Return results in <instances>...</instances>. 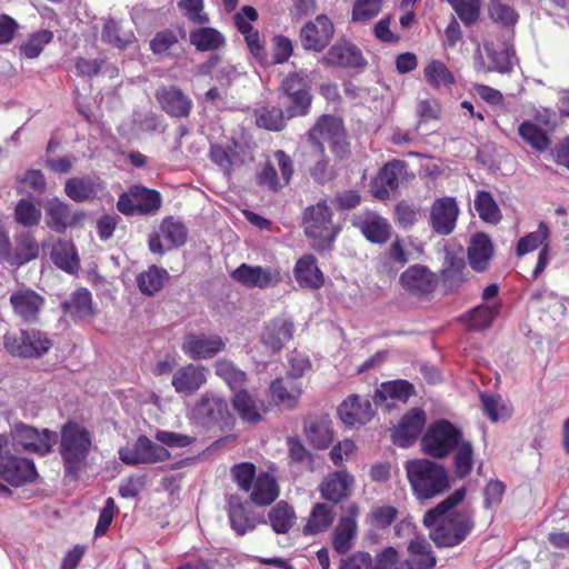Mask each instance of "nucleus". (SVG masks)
I'll list each match as a JSON object with an SVG mask.
<instances>
[{
	"instance_id": "nucleus-2",
	"label": "nucleus",
	"mask_w": 569,
	"mask_h": 569,
	"mask_svg": "<svg viewBox=\"0 0 569 569\" xmlns=\"http://www.w3.org/2000/svg\"><path fill=\"white\" fill-rule=\"evenodd\" d=\"M405 470L413 496L422 501L441 496L450 488V478L443 466L429 459L405 462Z\"/></svg>"
},
{
	"instance_id": "nucleus-8",
	"label": "nucleus",
	"mask_w": 569,
	"mask_h": 569,
	"mask_svg": "<svg viewBox=\"0 0 569 569\" xmlns=\"http://www.w3.org/2000/svg\"><path fill=\"white\" fill-rule=\"evenodd\" d=\"M6 350L13 357L39 358L51 348L48 336L37 329H20L3 336Z\"/></svg>"
},
{
	"instance_id": "nucleus-14",
	"label": "nucleus",
	"mask_w": 569,
	"mask_h": 569,
	"mask_svg": "<svg viewBox=\"0 0 569 569\" xmlns=\"http://www.w3.org/2000/svg\"><path fill=\"white\" fill-rule=\"evenodd\" d=\"M46 226L56 233H64L69 228L78 226L84 218L82 211H72L71 206L54 197L44 206Z\"/></svg>"
},
{
	"instance_id": "nucleus-19",
	"label": "nucleus",
	"mask_w": 569,
	"mask_h": 569,
	"mask_svg": "<svg viewBox=\"0 0 569 569\" xmlns=\"http://www.w3.org/2000/svg\"><path fill=\"white\" fill-rule=\"evenodd\" d=\"M194 415L203 423L217 425L220 428L232 422L228 402L220 397L204 393L194 406Z\"/></svg>"
},
{
	"instance_id": "nucleus-25",
	"label": "nucleus",
	"mask_w": 569,
	"mask_h": 569,
	"mask_svg": "<svg viewBox=\"0 0 569 569\" xmlns=\"http://www.w3.org/2000/svg\"><path fill=\"white\" fill-rule=\"evenodd\" d=\"M16 437L26 450L41 456L50 453L58 440V435L54 431L43 429L40 432L36 428L24 425L17 427Z\"/></svg>"
},
{
	"instance_id": "nucleus-20",
	"label": "nucleus",
	"mask_w": 569,
	"mask_h": 569,
	"mask_svg": "<svg viewBox=\"0 0 569 569\" xmlns=\"http://www.w3.org/2000/svg\"><path fill=\"white\" fill-rule=\"evenodd\" d=\"M231 277L248 288L260 289L276 286L282 280L280 271L276 268H263L247 263H241L232 271Z\"/></svg>"
},
{
	"instance_id": "nucleus-33",
	"label": "nucleus",
	"mask_w": 569,
	"mask_h": 569,
	"mask_svg": "<svg viewBox=\"0 0 569 569\" xmlns=\"http://www.w3.org/2000/svg\"><path fill=\"white\" fill-rule=\"evenodd\" d=\"M293 274L301 288L319 289L325 283L323 273L317 266V259L312 254H303L297 260Z\"/></svg>"
},
{
	"instance_id": "nucleus-55",
	"label": "nucleus",
	"mask_w": 569,
	"mask_h": 569,
	"mask_svg": "<svg viewBox=\"0 0 569 569\" xmlns=\"http://www.w3.org/2000/svg\"><path fill=\"white\" fill-rule=\"evenodd\" d=\"M549 236L550 229L548 224L541 221L536 231L519 239L516 248L517 256L521 257L526 253L532 252L540 246L543 247V244H548L547 240L549 239Z\"/></svg>"
},
{
	"instance_id": "nucleus-15",
	"label": "nucleus",
	"mask_w": 569,
	"mask_h": 569,
	"mask_svg": "<svg viewBox=\"0 0 569 569\" xmlns=\"http://www.w3.org/2000/svg\"><path fill=\"white\" fill-rule=\"evenodd\" d=\"M459 206L455 197L437 198L430 207V227L439 236L453 232L459 217Z\"/></svg>"
},
{
	"instance_id": "nucleus-7",
	"label": "nucleus",
	"mask_w": 569,
	"mask_h": 569,
	"mask_svg": "<svg viewBox=\"0 0 569 569\" xmlns=\"http://www.w3.org/2000/svg\"><path fill=\"white\" fill-rule=\"evenodd\" d=\"M161 206V193L142 184L131 186L128 191L119 196L117 201L118 211L124 216H152Z\"/></svg>"
},
{
	"instance_id": "nucleus-38",
	"label": "nucleus",
	"mask_w": 569,
	"mask_h": 569,
	"mask_svg": "<svg viewBox=\"0 0 569 569\" xmlns=\"http://www.w3.org/2000/svg\"><path fill=\"white\" fill-rule=\"evenodd\" d=\"M409 558L405 560L407 569H432L437 559L425 537H416L408 546Z\"/></svg>"
},
{
	"instance_id": "nucleus-64",
	"label": "nucleus",
	"mask_w": 569,
	"mask_h": 569,
	"mask_svg": "<svg viewBox=\"0 0 569 569\" xmlns=\"http://www.w3.org/2000/svg\"><path fill=\"white\" fill-rule=\"evenodd\" d=\"M230 475L240 490L249 492L257 478L256 466L252 462L236 463L231 467Z\"/></svg>"
},
{
	"instance_id": "nucleus-30",
	"label": "nucleus",
	"mask_w": 569,
	"mask_h": 569,
	"mask_svg": "<svg viewBox=\"0 0 569 569\" xmlns=\"http://www.w3.org/2000/svg\"><path fill=\"white\" fill-rule=\"evenodd\" d=\"M206 381V368L188 363L173 373L171 383L178 393L191 395L199 390Z\"/></svg>"
},
{
	"instance_id": "nucleus-32",
	"label": "nucleus",
	"mask_w": 569,
	"mask_h": 569,
	"mask_svg": "<svg viewBox=\"0 0 569 569\" xmlns=\"http://www.w3.org/2000/svg\"><path fill=\"white\" fill-rule=\"evenodd\" d=\"M227 512L230 527L238 536H244L257 527L253 513L237 495L229 497Z\"/></svg>"
},
{
	"instance_id": "nucleus-45",
	"label": "nucleus",
	"mask_w": 569,
	"mask_h": 569,
	"mask_svg": "<svg viewBox=\"0 0 569 569\" xmlns=\"http://www.w3.org/2000/svg\"><path fill=\"white\" fill-rule=\"evenodd\" d=\"M415 393V387L407 380L398 379L392 381L382 382L376 390L375 402L379 403L387 399H396L402 402Z\"/></svg>"
},
{
	"instance_id": "nucleus-42",
	"label": "nucleus",
	"mask_w": 569,
	"mask_h": 569,
	"mask_svg": "<svg viewBox=\"0 0 569 569\" xmlns=\"http://www.w3.org/2000/svg\"><path fill=\"white\" fill-rule=\"evenodd\" d=\"M272 399L287 408H295L301 397V385L296 380L277 378L270 385Z\"/></svg>"
},
{
	"instance_id": "nucleus-35",
	"label": "nucleus",
	"mask_w": 569,
	"mask_h": 569,
	"mask_svg": "<svg viewBox=\"0 0 569 569\" xmlns=\"http://www.w3.org/2000/svg\"><path fill=\"white\" fill-rule=\"evenodd\" d=\"M250 500L258 507H267L277 500L280 490L276 478L269 472L257 476L250 489Z\"/></svg>"
},
{
	"instance_id": "nucleus-37",
	"label": "nucleus",
	"mask_w": 569,
	"mask_h": 569,
	"mask_svg": "<svg viewBox=\"0 0 569 569\" xmlns=\"http://www.w3.org/2000/svg\"><path fill=\"white\" fill-rule=\"evenodd\" d=\"M50 259L59 269L74 274L80 268V259L72 241L59 239L51 248Z\"/></svg>"
},
{
	"instance_id": "nucleus-61",
	"label": "nucleus",
	"mask_w": 569,
	"mask_h": 569,
	"mask_svg": "<svg viewBox=\"0 0 569 569\" xmlns=\"http://www.w3.org/2000/svg\"><path fill=\"white\" fill-rule=\"evenodd\" d=\"M179 43V37L172 29H163L158 31L150 40V50L153 54L171 57V50Z\"/></svg>"
},
{
	"instance_id": "nucleus-43",
	"label": "nucleus",
	"mask_w": 569,
	"mask_h": 569,
	"mask_svg": "<svg viewBox=\"0 0 569 569\" xmlns=\"http://www.w3.org/2000/svg\"><path fill=\"white\" fill-rule=\"evenodd\" d=\"M466 262L462 258L448 253L441 269V281L446 290L459 288L466 280Z\"/></svg>"
},
{
	"instance_id": "nucleus-46",
	"label": "nucleus",
	"mask_w": 569,
	"mask_h": 569,
	"mask_svg": "<svg viewBox=\"0 0 569 569\" xmlns=\"http://www.w3.org/2000/svg\"><path fill=\"white\" fill-rule=\"evenodd\" d=\"M427 83L435 90L451 88L456 83L453 73L441 60H431L423 69Z\"/></svg>"
},
{
	"instance_id": "nucleus-58",
	"label": "nucleus",
	"mask_w": 569,
	"mask_h": 569,
	"mask_svg": "<svg viewBox=\"0 0 569 569\" xmlns=\"http://www.w3.org/2000/svg\"><path fill=\"white\" fill-rule=\"evenodd\" d=\"M455 10L461 22L473 26L480 17L481 0H446Z\"/></svg>"
},
{
	"instance_id": "nucleus-56",
	"label": "nucleus",
	"mask_w": 569,
	"mask_h": 569,
	"mask_svg": "<svg viewBox=\"0 0 569 569\" xmlns=\"http://www.w3.org/2000/svg\"><path fill=\"white\" fill-rule=\"evenodd\" d=\"M13 217L17 223L31 228L39 224L41 220V210L31 199L23 198L17 202Z\"/></svg>"
},
{
	"instance_id": "nucleus-44",
	"label": "nucleus",
	"mask_w": 569,
	"mask_h": 569,
	"mask_svg": "<svg viewBox=\"0 0 569 569\" xmlns=\"http://www.w3.org/2000/svg\"><path fill=\"white\" fill-rule=\"evenodd\" d=\"M254 119L257 127L279 132L287 126V113L286 109H281L274 106H263L254 110Z\"/></svg>"
},
{
	"instance_id": "nucleus-21",
	"label": "nucleus",
	"mask_w": 569,
	"mask_h": 569,
	"mask_svg": "<svg viewBox=\"0 0 569 569\" xmlns=\"http://www.w3.org/2000/svg\"><path fill=\"white\" fill-rule=\"evenodd\" d=\"M355 478L347 470L330 472L319 485V492L322 499L338 505L348 499L353 491Z\"/></svg>"
},
{
	"instance_id": "nucleus-27",
	"label": "nucleus",
	"mask_w": 569,
	"mask_h": 569,
	"mask_svg": "<svg viewBox=\"0 0 569 569\" xmlns=\"http://www.w3.org/2000/svg\"><path fill=\"white\" fill-rule=\"evenodd\" d=\"M66 196L74 202H91L103 190L102 181L97 176L72 177L64 182Z\"/></svg>"
},
{
	"instance_id": "nucleus-12",
	"label": "nucleus",
	"mask_w": 569,
	"mask_h": 569,
	"mask_svg": "<svg viewBox=\"0 0 569 569\" xmlns=\"http://www.w3.org/2000/svg\"><path fill=\"white\" fill-rule=\"evenodd\" d=\"M154 97L160 109L171 118H188L192 111V99L178 86H160Z\"/></svg>"
},
{
	"instance_id": "nucleus-18",
	"label": "nucleus",
	"mask_w": 569,
	"mask_h": 569,
	"mask_svg": "<svg viewBox=\"0 0 569 569\" xmlns=\"http://www.w3.org/2000/svg\"><path fill=\"white\" fill-rule=\"evenodd\" d=\"M0 477L13 487L33 482L38 472L34 462L17 456H0Z\"/></svg>"
},
{
	"instance_id": "nucleus-47",
	"label": "nucleus",
	"mask_w": 569,
	"mask_h": 569,
	"mask_svg": "<svg viewBox=\"0 0 569 569\" xmlns=\"http://www.w3.org/2000/svg\"><path fill=\"white\" fill-rule=\"evenodd\" d=\"M63 310L73 319H83L92 316V297L86 288L73 291L69 300L62 302Z\"/></svg>"
},
{
	"instance_id": "nucleus-3",
	"label": "nucleus",
	"mask_w": 569,
	"mask_h": 569,
	"mask_svg": "<svg viewBox=\"0 0 569 569\" xmlns=\"http://www.w3.org/2000/svg\"><path fill=\"white\" fill-rule=\"evenodd\" d=\"M92 448V435L81 423L68 420L60 430L59 452L66 475L78 478L87 465Z\"/></svg>"
},
{
	"instance_id": "nucleus-1",
	"label": "nucleus",
	"mask_w": 569,
	"mask_h": 569,
	"mask_svg": "<svg viewBox=\"0 0 569 569\" xmlns=\"http://www.w3.org/2000/svg\"><path fill=\"white\" fill-rule=\"evenodd\" d=\"M466 495V487L458 488L423 515L422 523L438 548L459 546L473 530V513L466 509L453 510L463 501Z\"/></svg>"
},
{
	"instance_id": "nucleus-9",
	"label": "nucleus",
	"mask_w": 569,
	"mask_h": 569,
	"mask_svg": "<svg viewBox=\"0 0 569 569\" xmlns=\"http://www.w3.org/2000/svg\"><path fill=\"white\" fill-rule=\"evenodd\" d=\"M120 460L128 466L152 465L170 458V452L162 446L152 442L147 436L141 435L132 446L119 449Z\"/></svg>"
},
{
	"instance_id": "nucleus-39",
	"label": "nucleus",
	"mask_w": 569,
	"mask_h": 569,
	"mask_svg": "<svg viewBox=\"0 0 569 569\" xmlns=\"http://www.w3.org/2000/svg\"><path fill=\"white\" fill-rule=\"evenodd\" d=\"M14 250L10 249L9 262L13 266L26 264L39 256V243L30 231H23L14 237Z\"/></svg>"
},
{
	"instance_id": "nucleus-26",
	"label": "nucleus",
	"mask_w": 569,
	"mask_h": 569,
	"mask_svg": "<svg viewBox=\"0 0 569 569\" xmlns=\"http://www.w3.org/2000/svg\"><path fill=\"white\" fill-rule=\"evenodd\" d=\"M295 325L286 317L269 320L261 333V343L272 352H279L293 337Z\"/></svg>"
},
{
	"instance_id": "nucleus-11",
	"label": "nucleus",
	"mask_w": 569,
	"mask_h": 569,
	"mask_svg": "<svg viewBox=\"0 0 569 569\" xmlns=\"http://www.w3.org/2000/svg\"><path fill=\"white\" fill-rule=\"evenodd\" d=\"M335 26L326 14H319L308 21L300 30V42L305 50L312 52L323 51L335 36Z\"/></svg>"
},
{
	"instance_id": "nucleus-23",
	"label": "nucleus",
	"mask_w": 569,
	"mask_h": 569,
	"mask_svg": "<svg viewBox=\"0 0 569 569\" xmlns=\"http://www.w3.org/2000/svg\"><path fill=\"white\" fill-rule=\"evenodd\" d=\"M407 163L403 160H391L385 163L370 183L371 192L378 200H388L390 193L399 188V174Z\"/></svg>"
},
{
	"instance_id": "nucleus-57",
	"label": "nucleus",
	"mask_w": 569,
	"mask_h": 569,
	"mask_svg": "<svg viewBox=\"0 0 569 569\" xmlns=\"http://www.w3.org/2000/svg\"><path fill=\"white\" fill-rule=\"evenodd\" d=\"M453 457L455 476L465 479L472 470L473 448L469 441H460Z\"/></svg>"
},
{
	"instance_id": "nucleus-53",
	"label": "nucleus",
	"mask_w": 569,
	"mask_h": 569,
	"mask_svg": "<svg viewBox=\"0 0 569 569\" xmlns=\"http://www.w3.org/2000/svg\"><path fill=\"white\" fill-rule=\"evenodd\" d=\"M357 532V522L351 517H342L333 532V548L339 553L350 550Z\"/></svg>"
},
{
	"instance_id": "nucleus-31",
	"label": "nucleus",
	"mask_w": 569,
	"mask_h": 569,
	"mask_svg": "<svg viewBox=\"0 0 569 569\" xmlns=\"http://www.w3.org/2000/svg\"><path fill=\"white\" fill-rule=\"evenodd\" d=\"M232 405L239 417L249 423L260 422L268 410L263 400L256 398L246 389L234 393Z\"/></svg>"
},
{
	"instance_id": "nucleus-29",
	"label": "nucleus",
	"mask_w": 569,
	"mask_h": 569,
	"mask_svg": "<svg viewBox=\"0 0 569 569\" xmlns=\"http://www.w3.org/2000/svg\"><path fill=\"white\" fill-rule=\"evenodd\" d=\"M495 254L493 243L485 232H476L470 237L467 247L468 262L476 272H483Z\"/></svg>"
},
{
	"instance_id": "nucleus-36",
	"label": "nucleus",
	"mask_w": 569,
	"mask_h": 569,
	"mask_svg": "<svg viewBox=\"0 0 569 569\" xmlns=\"http://www.w3.org/2000/svg\"><path fill=\"white\" fill-rule=\"evenodd\" d=\"M353 226L372 243L382 244L390 238V224L379 214L369 213L365 218H358Z\"/></svg>"
},
{
	"instance_id": "nucleus-24",
	"label": "nucleus",
	"mask_w": 569,
	"mask_h": 569,
	"mask_svg": "<svg viewBox=\"0 0 569 569\" xmlns=\"http://www.w3.org/2000/svg\"><path fill=\"white\" fill-rule=\"evenodd\" d=\"M426 425V413L420 408L410 409L400 420L399 426L392 432L393 443L408 448L420 436Z\"/></svg>"
},
{
	"instance_id": "nucleus-59",
	"label": "nucleus",
	"mask_w": 569,
	"mask_h": 569,
	"mask_svg": "<svg viewBox=\"0 0 569 569\" xmlns=\"http://www.w3.org/2000/svg\"><path fill=\"white\" fill-rule=\"evenodd\" d=\"M475 208L479 217L486 222H498L500 210L489 191H478L475 199Z\"/></svg>"
},
{
	"instance_id": "nucleus-62",
	"label": "nucleus",
	"mask_w": 569,
	"mask_h": 569,
	"mask_svg": "<svg viewBox=\"0 0 569 569\" xmlns=\"http://www.w3.org/2000/svg\"><path fill=\"white\" fill-rule=\"evenodd\" d=\"M498 311L493 307L478 306L467 315L468 329L471 331H481L489 328L496 318Z\"/></svg>"
},
{
	"instance_id": "nucleus-52",
	"label": "nucleus",
	"mask_w": 569,
	"mask_h": 569,
	"mask_svg": "<svg viewBox=\"0 0 569 569\" xmlns=\"http://www.w3.org/2000/svg\"><path fill=\"white\" fill-rule=\"evenodd\" d=\"M518 133L532 149L540 152L546 151L551 143L547 132L530 120H526L519 126Z\"/></svg>"
},
{
	"instance_id": "nucleus-40",
	"label": "nucleus",
	"mask_w": 569,
	"mask_h": 569,
	"mask_svg": "<svg viewBox=\"0 0 569 569\" xmlns=\"http://www.w3.org/2000/svg\"><path fill=\"white\" fill-rule=\"evenodd\" d=\"M335 510L332 506L325 502H317L312 506L302 532L306 536L318 535L327 531L335 521Z\"/></svg>"
},
{
	"instance_id": "nucleus-4",
	"label": "nucleus",
	"mask_w": 569,
	"mask_h": 569,
	"mask_svg": "<svg viewBox=\"0 0 569 569\" xmlns=\"http://www.w3.org/2000/svg\"><path fill=\"white\" fill-rule=\"evenodd\" d=\"M333 212L326 201L306 208L302 227L311 247L319 252L331 249L340 228L332 222Z\"/></svg>"
},
{
	"instance_id": "nucleus-50",
	"label": "nucleus",
	"mask_w": 569,
	"mask_h": 569,
	"mask_svg": "<svg viewBox=\"0 0 569 569\" xmlns=\"http://www.w3.org/2000/svg\"><path fill=\"white\" fill-rule=\"evenodd\" d=\"M168 278L169 273L166 269L152 264L138 274L137 286L143 295L153 296L162 289L163 282Z\"/></svg>"
},
{
	"instance_id": "nucleus-6",
	"label": "nucleus",
	"mask_w": 569,
	"mask_h": 569,
	"mask_svg": "<svg viewBox=\"0 0 569 569\" xmlns=\"http://www.w3.org/2000/svg\"><path fill=\"white\" fill-rule=\"evenodd\" d=\"M462 433L448 420H438L429 426L421 438V448L430 457H447L461 441Z\"/></svg>"
},
{
	"instance_id": "nucleus-51",
	"label": "nucleus",
	"mask_w": 569,
	"mask_h": 569,
	"mask_svg": "<svg viewBox=\"0 0 569 569\" xmlns=\"http://www.w3.org/2000/svg\"><path fill=\"white\" fill-rule=\"evenodd\" d=\"M214 372L221 378L229 387L234 391V393L243 389L247 381V375L244 371L237 368V366L227 359H220L214 363Z\"/></svg>"
},
{
	"instance_id": "nucleus-60",
	"label": "nucleus",
	"mask_w": 569,
	"mask_h": 569,
	"mask_svg": "<svg viewBox=\"0 0 569 569\" xmlns=\"http://www.w3.org/2000/svg\"><path fill=\"white\" fill-rule=\"evenodd\" d=\"M160 231L174 248L182 247L188 238L187 227L172 217H167L162 220Z\"/></svg>"
},
{
	"instance_id": "nucleus-34",
	"label": "nucleus",
	"mask_w": 569,
	"mask_h": 569,
	"mask_svg": "<svg viewBox=\"0 0 569 569\" xmlns=\"http://www.w3.org/2000/svg\"><path fill=\"white\" fill-rule=\"evenodd\" d=\"M305 433L312 447L327 449L333 441V430L328 416L310 418L305 423Z\"/></svg>"
},
{
	"instance_id": "nucleus-17",
	"label": "nucleus",
	"mask_w": 569,
	"mask_h": 569,
	"mask_svg": "<svg viewBox=\"0 0 569 569\" xmlns=\"http://www.w3.org/2000/svg\"><path fill=\"white\" fill-rule=\"evenodd\" d=\"M224 340L219 335L189 332L184 336L181 350L192 360L210 359L223 351Z\"/></svg>"
},
{
	"instance_id": "nucleus-41",
	"label": "nucleus",
	"mask_w": 569,
	"mask_h": 569,
	"mask_svg": "<svg viewBox=\"0 0 569 569\" xmlns=\"http://www.w3.org/2000/svg\"><path fill=\"white\" fill-rule=\"evenodd\" d=\"M189 41L200 52L216 51L226 43L223 34L219 30L206 24L190 30Z\"/></svg>"
},
{
	"instance_id": "nucleus-22",
	"label": "nucleus",
	"mask_w": 569,
	"mask_h": 569,
	"mask_svg": "<svg viewBox=\"0 0 569 569\" xmlns=\"http://www.w3.org/2000/svg\"><path fill=\"white\" fill-rule=\"evenodd\" d=\"M10 305L14 315L24 323H36L44 306V298L37 291L27 288L20 289L10 295Z\"/></svg>"
},
{
	"instance_id": "nucleus-5",
	"label": "nucleus",
	"mask_w": 569,
	"mask_h": 569,
	"mask_svg": "<svg viewBox=\"0 0 569 569\" xmlns=\"http://www.w3.org/2000/svg\"><path fill=\"white\" fill-rule=\"evenodd\" d=\"M280 94L288 99L287 118L307 116L312 104L311 80L305 71L290 72L281 82Z\"/></svg>"
},
{
	"instance_id": "nucleus-28",
	"label": "nucleus",
	"mask_w": 569,
	"mask_h": 569,
	"mask_svg": "<svg viewBox=\"0 0 569 569\" xmlns=\"http://www.w3.org/2000/svg\"><path fill=\"white\" fill-rule=\"evenodd\" d=\"M341 421L349 427L366 425L373 417L372 405L369 399L359 395H350L338 408Z\"/></svg>"
},
{
	"instance_id": "nucleus-10",
	"label": "nucleus",
	"mask_w": 569,
	"mask_h": 569,
	"mask_svg": "<svg viewBox=\"0 0 569 569\" xmlns=\"http://www.w3.org/2000/svg\"><path fill=\"white\" fill-rule=\"evenodd\" d=\"M328 68L363 69L367 60L360 48L346 38L337 40L319 61Z\"/></svg>"
},
{
	"instance_id": "nucleus-54",
	"label": "nucleus",
	"mask_w": 569,
	"mask_h": 569,
	"mask_svg": "<svg viewBox=\"0 0 569 569\" xmlns=\"http://www.w3.org/2000/svg\"><path fill=\"white\" fill-rule=\"evenodd\" d=\"M385 0H356L351 10V22L367 24L382 11Z\"/></svg>"
},
{
	"instance_id": "nucleus-13",
	"label": "nucleus",
	"mask_w": 569,
	"mask_h": 569,
	"mask_svg": "<svg viewBox=\"0 0 569 569\" xmlns=\"http://www.w3.org/2000/svg\"><path fill=\"white\" fill-rule=\"evenodd\" d=\"M399 282L407 293L422 298L436 290L438 277L428 267L413 264L400 274Z\"/></svg>"
},
{
	"instance_id": "nucleus-48",
	"label": "nucleus",
	"mask_w": 569,
	"mask_h": 569,
	"mask_svg": "<svg viewBox=\"0 0 569 569\" xmlns=\"http://www.w3.org/2000/svg\"><path fill=\"white\" fill-rule=\"evenodd\" d=\"M101 40L104 43L124 50L136 40V37L132 30H123L117 20L109 18L102 26Z\"/></svg>"
},
{
	"instance_id": "nucleus-16",
	"label": "nucleus",
	"mask_w": 569,
	"mask_h": 569,
	"mask_svg": "<svg viewBox=\"0 0 569 569\" xmlns=\"http://www.w3.org/2000/svg\"><path fill=\"white\" fill-rule=\"evenodd\" d=\"M346 130L343 120L332 114H322L307 131L308 142L320 153L326 151V143H331Z\"/></svg>"
},
{
	"instance_id": "nucleus-49",
	"label": "nucleus",
	"mask_w": 569,
	"mask_h": 569,
	"mask_svg": "<svg viewBox=\"0 0 569 569\" xmlns=\"http://www.w3.org/2000/svg\"><path fill=\"white\" fill-rule=\"evenodd\" d=\"M296 512L292 506L281 500L268 512V520L276 533H287L296 521Z\"/></svg>"
},
{
	"instance_id": "nucleus-63",
	"label": "nucleus",
	"mask_w": 569,
	"mask_h": 569,
	"mask_svg": "<svg viewBox=\"0 0 569 569\" xmlns=\"http://www.w3.org/2000/svg\"><path fill=\"white\" fill-rule=\"evenodd\" d=\"M488 13L495 23L505 27H512L518 21V13L510 6L501 2L500 0H490L488 4Z\"/></svg>"
}]
</instances>
